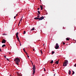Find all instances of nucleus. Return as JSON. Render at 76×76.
<instances>
[{"instance_id": "nucleus-3", "label": "nucleus", "mask_w": 76, "mask_h": 76, "mask_svg": "<svg viewBox=\"0 0 76 76\" xmlns=\"http://www.w3.org/2000/svg\"><path fill=\"white\" fill-rule=\"evenodd\" d=\"M68 61L67 60H66L65 61H64L63 63V66H66L67 65V64H68Z\"/></svg>"}, {"instance_id": "nucleus-2", "label": "nucleus", "mask_w": 76, "mask_h": 76, "mask_svg": "<svg viewBox=\"0 0 76 76\" xmlns=\"http://www.w3.org/2000/svg\"><path fill=\"white\" fill-rule=\"evenodd\" d=\"M32 65L33 66V75H34L35 73V69H36V68H35V66L34 65H33V63H32Z\"/></svg>"}, {"instance_id": "nucleus-26", "label": "nucleus", "mask_w": 76, "mask_h": 76, "mask_svg": "<svg viewBox=\"0 0 76 76\" xmlns=\"http://www.w3.org/2000/svg\"><path fill=\"white\" fill-rule=\"evenodd\" d=\"M62 42L63 43V45H64V44H65V43L63 42Z\"/></svg>"}, {"instance_id": "nucleus-15", "label": "nucleus", "mask_w": 76, "mask_h": 76, "mask_svg": "<svg viewBox=\"0 0 76 76\" xmlns=\"http://www.w3.org/2000/svg\"><path fill=\"white\" fill-rule=\"evenodd\" d=\"M55 53V52L53 51H52V55H53V54L54 53Z\"/></svg>"}, {"instance_id": "nucleus-17", "label": "nucleus", "mask_w": 76, "mask_h": 76, "mask_svg": "<svg viewBox=\"0 0 76 76\" xmlns=\"http://www.w3.org/2000/svg\"><path fill=\"white\" fill-rule=\"evenodd\" d=\"M6 45H2V48H4V47H5Z\"/></svg>"}, {"instance_id": "nucleus-52", "label": "nucleus", "mask_w": 76, "mask_h": 76, "mask_svg": "<svg viewBox=\"0 0 76 76\" xmlns=\"http://www.w3.org/2000/svg\"><path fill=\"white\" fill-rule=\"evenodd\" d=\"M37 14H38V13H37Z\"/></svg>"}, {"instance_id": "nucleus-25", "label": "nucleus", "mask_w": 76, "mask_h": 76, "mask_svg": "<svg viewBox=\"0 0 76 76\" xmlns=\"http://www.w3.org/2000/svg\"><path fill=\"white\" fill-rule=\"evenodd\" d=\"M23 51L25 52V48H24L23 49Z\"/></svg>"}, {"instance_id": "nucleus-8", "label": "nucleus", "mask_w": 76, "mask_h": 76, "mask_svg": "<svg viewBox=\"0 0 76 76\" xmlns=\"http://www.w3.org/2000/svg\"><path fill=\"white\" fill-rule=\"evenodd\" d=\"M18 32L16 33V37L18 38Z\"/></svg>"}, {"instance_id": "nucleus-29", "label": "nucleus", "mask_w": 76, "mask_h": 76, "mask_svg": "<svg viewBox=\"0 0 76 76\" xmlns=\"http://www.w3.org/2000/svg\"><path fill=\"white\" fill-rule=\"evenodd\" d=\"M7 61H9V59L7 58Z\"/></svg>"}, {"instance_id": "nucleus-7", "label": "nucleus", "mask_w": 76, "mask_h": 76, "mask_svg": "<svg viewBox=\"0 0 76 76\" xmlns=\"http://www.w3.org/2000/svg\"><path fill=\"white\" fill-rule=\"evenodd\" d=\"M59 61H56L55 62V63H56V64H59Z\"/></svg>"}, {"instance_id": "nucleus-4", "label": "nucleus", "mask_w": 76, "mask_h": 76, "mask_svg": "<svg viewBox=\"0 0 76 76\" xmlns=\"http://www.w3.org/2000/svg\"><path fill=\"white\" fill-rule=\"evenodd\" d=\"M59 48V46L58 45V43H56L55 46V48L56 49H58Z\"/></svg>"}, {"instance_id": "nucleus-42", "label": "nucleus", "mask_w": 76, "mask_h": 76, "mask_svg": "<svg viewBox=\"0 0 76 76\" xmlns=\"http://www.w3.org/2000/svg\"><path fill=\"white\" fill-rule=\"evenodd\" d=\"M18 76H21V75H18Z\"/></svg>"}, {"instance_id": "nucleus-20", "label": "nucleus", "mask_w": 76, "mask_h": 76, "mask_svg": "<svg viewBox=\"0 0 76 76\" xmlns=\"http://www.w3.org/2000/svg\"><path fill=\"white\" fill-rule=\"evenodd\" d=\"M24 33H23V34H25L26 33V31H23Z\"/></svg>"}, {"instance_id": "nucleus-41", "label": "nucleus", "mask_w": 76, "mask_h": 76, "mask_svg": "<svg viewBox=\"0 0 76 76\" xmlns=\"http://www.w3.org/2000/svg\"><path fill=\"white\" fill-rule=\"evenodd\" d=\"M53 71H54L55 70H54V69H53Z\"/></svg>"}, {"instance_id": "nucleus-32", "label": "nucleus", "mask_w": 76, "mask_h": 76, "mask_svg": "<svg viewBox=\"0 0 76 76\" xmlns=\"http://www.w3.org/2000/svg\"><path fill=\"white\" fill-rule=\"evenodd\" d=\"M20 46H21V44L20 43Z\"/></svg>"}, {"instance_id": "nucleus-22", "label": "nucleus", "mask_w": 76, "mask_h": 76, "mask_svg": "<svg viewBox=\"0 0 76 76\" xmlns=\"http://www.w3.org/2000/svg\"><path fill=\"white\" fill-rule=\"evenodd\" d=\"M37 12H38V14H39H39H40V11H37Z\"/></svg>"}, {"instance_id": "nucleus-6", "label": "nucleus", "mask_w": 76, "mask_h": 76, "mask_svg": "<svg viewBox=\"0 0 76 76\" xmlns=\"http://www.w3.org/2000/svg\"><path fill=\"white\" fill-rule=\"evenodd\" d=\"M3 39V40H2V43H6V40L4 39Z\"/></svg>"}, {"instance_id": "nucleus-28", "label": "nucleus", "mask_w": 76, "mask_h": 76, "mask_svg": "<svg viewBox=\"0 0 76 76\" xmlns=\"http://www.w3.org/2000/svg\"><path fill=\"white\" fill-rule=\"evenodd\" d=\"M20 22H21V21H19V23H18V24H20Z\"/></svg>"}, {"instance_id": "nucleus-39", "label": "nucleus", "mask_w": 76, "mask_h": 76, "mask_svg": "<svg viewBox=\"0 0 76 76\" xmlns=\"http://www.w3.org/2000/svg\"><path fill=\"white\" fill-rule=\"evenodd\" d=\"M15 18H16V16H15L14 17V19H15Z\"/></svg>"}, {"instance_id": "nucleus-51", "label": "nucleus", "mask_w": 76, "mask_h": 76, "mask_svg": "<svg viewBox=\"0 0 76 76\" xmlns=\"http://www.w3.org/2000/svg\"><path fill=\"white\" fill-rule=\"evenodd\" d=\"M10 76H11V75H10Z\"/></svg>"}, {"instance_id": "nucleus-50", "label": "nucleus", "mask_w": 76, "mask_h": 76, "mask_svg": "<svg viewBox=\"0 0 76 76\" xmlns=\"http://www.w3.org/2000/svg\"><path fill=\"white\" fill-rule=\"evenodd\" d=\"M14 29L13 28V30H14Z\"/></svg>"}, {"instance_id": "nucleus-45", "label": "nucleus", "mask_w": 76, "mask_h": 76, "mask_svg": "<svg viewBox=\"0 0 76 76\" xmlns=\"http://www.w3.org/2000/svg\"><path fill=\"white\" fill-rule=\"evenodd\" d=\"M19 24H18V26H19Z\"/></svg>"}, {"instance_id": "nucleus-27", "label": "nucleus", "mask_w": 76, "mask_h": 76, "mask_svg": "<svg viewBox=\"0 0 76 76\" xmlns=\"http://www.w3.org/2000/svg\"><path fill=\"white\" fill-rule=\"evenodd\" d=\"M22 18H21L20 19V21H22Z\"/></svg>"}, {"instance_id": "nucleus-14", "label": "nucleus", "mask_w": 76, "mask_h": 76, "mask_svg": "<svg viewBox=\"0 0 76 76\" xmlns=\"http://www.w3.org/2000/svg\"><path fill=\"white\" fill-rule=\"evenodd\" d=\"M7 34H2V35H4V36H7Z\"/></svg>"}, {"instance_id": "nucleus-31", "label": "nucleus", "mask_w": 76, "mask_h": 76, "mask_svg": "<svg viewBox=\"0 0 76 76\" xmlns=\"http://www.w3.org/2000/svg\"><path fill=\"white\" fill-rule=\"evenodd\" d=\"M6 56H5V55H4V57L5 58H6Z\"/></svg>"}, {"instance_id": "nucleus-5", "label": "nucleus", "mask_w": 76, "mask_h": 76, "mask_svg": "<svg viewBox=\"0 0 76 76\" xmlns=\"http://www.w3.org/2000/svg\"><path fill=\"white\" fill-rule=\"evenodd\" d=\"M44 17L43 16H42L39 18V20H43L44 19Z\"/></svg>"}, {"instance_id": "nucleus-36", "label": "nucleus", "mask_w": 76, "mask_h": 76, "mask_svg": "<svg viewBox=\"0 0 76 76\" xmlns=\"http://www.w3.org/2000/svg\"><path fill=\"white\" fill-rule=\"evenodd\" d=\"M26 55H28V53H26Z\"/></svg>"}, {"instance_id": "nucleus-37", "label": "nucleus", "mask_w": 76, "mask_h": 76, "mask_svg": "<svg viewBox=\"0 0 76 76\" xmlns=\"http://www.w3.org/2000/svg\"><path fill=\"white\" fill-rule=\"evenodd\" d=\"M25 53H26H26H27V52L26 51H25Z\"/></svg>"}, {"instance_id": "nucleus-16", "label": "nucleus", "mask_w": 76, "mask_h": 76, "mask_svg": "<svg viewBox=\"0 0 76 76\" xmlns=\"http://www.w3.org/2000/svg\"><path fill=\"white\" fill-rule=\"evenodd\" d=\"M17 74L18 75V76H20V74H19V72H17Z\"/></svg>"}, {"instance_id": "nucleus-24", "label": "nucleus", "mask_w": 76, "mask_h": 76, "mask_svg": "<svg viewBox=\"0 0 76 76\" xmlns=\"http://www.w3.org/2000/svg\"><path fill=\"white\" fill-rule=\"evenodd\" d=\"M40 52H41V53L42 54L43 53V52H42V50H40Z\"/></svg>"}, {"instance_id": "nucleus-47", "label": "nucleus", "mask_w": 76, "mask_h": 76, "mask_svg": "<svg viewBox=\"0 0 76 76\" xmlns=\"http://www.w3.org/2000/svg\"><path fill=\"white\" fill-rule=\"evenodd\" d=\"M40 1H41V0H40Z\"/></svg>"}, {"instance_id": "nucleus-18", "label": "nucleus", "mask_w": 76, "mask_h": 76, "mask_svg": "<svg viewBox=\"0 0 76 76\" xmlns=\"http://www.w3.org/2000/svg\"><path fill=\"white\" fill-rule=\"evenodd\" d=\"M69 38H66V40L67 41H68V40H69Z\"/></svg>"}, {"instance_id": "nucleus-23", "label": "nucleus", "mask_w": 76, "mask_h": 76, "mask_svg": "<svg viewBox=\"0 0 76 76\" xmlns=\"http://www.w3.org/2000/svg\"><path fill=\"white\" fill-rule=\"evenodd\" d=\"M72 72H73V73H72V75H74V74H75V72H74L73 71Z\"/></svg>"}, {"instance_id": "nucleus-10", "label": "nucleus", "mask_w": 76, "mask_h": 76, "mask_svg": "<svg viewBox=\"0 0 76 76\" xmlns=\"http://www.w3.org/2000/svg\"><path fill=\"white\" fill-rule=\"evenodd\" d=\"M17 38V40H18V42H19V43H20V41L19 40V39L18 37V38Z\"/></svg>"}, {"instance_id": "nucleus-21", "label": "nucleus", "mask_w": 76, "mask_h": 76, "mask_svg": "<svg viewBox=\"0 0 76 76\" xmlns=\"http://www.w3.org/2000/svg\"><path fill=\"white\" fill-rule=\"evenodd\" d=\"M53 61L52 60V61H51V62H50V63L53 64Z\"/></svg>"}, {"instance_id": "nucleus-13", "label": "nucleus", "mask_w": 76, "mask_h": 76, "mask_svg": "<svg viewBox=\"0 0 76 76\" xmlns=\"http://www.w3.org/2000/svg\"><path fill=\"white\" fill-rule=\"evenodd\" d=\"M40 8H41V10H42L43 9V8H42V7L41 5L40 6Z\"/></svg>"}, {"instance_id": "nucleus-12", "label": "nucleus", "mask_w": 76, "mask_h": 76, "mask_svg": "<svg viewBox=\"0 0 76 76\" xmlns=\"http://www.w3.org/2000/svg\"><path fill=\"white\" fill-rule=\"evenodd\" d=\"M69 75H71V71L70 70H69Z\"/></svg>"}, {"instance_id": "nucleus-48", "label": "nucleus", "mask_w": 76, "mask_h": 76, "mask_svg": "<svg viewBox=\"0 0 76 76\" xmlns=\"http://www.w3.org/2000/svg\"><path fill=\"white\" fill-rule=\"evenodd\" d=\"M22 18H23V17H22Z\"/></svg>"}, {"instance_id": "nucleus-9", "label": "nucleus", "mask_w": 76, "mask_h": 76, "mask_svg": "<svg viewBox=\"0 0 76 76\" xmlns=\"http://www.w3.org/2000/svg\"><path fill=\"white\" fill-rule=\"evenodd\" d=\"M34 19L35 20H39V18H38L37 17H35L34 18Z\"/></svg>"}, {"instance_id": "nucleus-38", "label": "nucleus", "mask_w": 76, "mask_h": 76, "mask_svg": "<svg viewBox=\"0 0 76 76\" xmlns=\"http://www.w3.org/2000/svg\"><path fill=\"white\" fill-rule=\"evenodd\" d=\"M39 8H38V10H39Z\"/></svg>"}, {"instance_id": "nucleus-34", "label": "nucleus", "mask_w": 76, "mask_h": 76, "mask_svg": "<svg viewBox=\"0 0 76 76\" xmlns=\"http://www.w3.org/2000/svg\"><path fill=\"white\" fill-rule=\"evenodd\" d=\"M27 56L28 57H29V56L28 55H27Z\"/></svg>"}, {"instance_id": "nucleus-35", "label": "nucleus", "mask_w": 76, "mask_h": 76, "mask_svg": "<svg viewBox=\"0 0 76 76\" xmlns=\"http://www.w3.org/2000/svg\"><path fill=\"white\" fill-rule=\"evenodd\" d=\"M44 71H46V70H45V68H44Z\"/></svg>"}, {"instance_id": "nucleus-11", "label": "nucleus", "mask_w": 76, "mask_h": 76, "mask_svg": "<svg viewBox=\"0 0 76 76\" xmlns=\"http://www.w3.org/2000/svg\"><path fill=\"white\" fill-rule=\"evenodd\" d=\"M34 30V27H33L32 28V29H31L30 30V31H33V30Z\"/></svg>"}, {"instance_id": "nucleus-33", "label": "nucleus", "mask_w": 76, "mask_h": 76, "mask_svg": "<svg viewBox=\"0 0 76 76\" xmlns=\"http://www.w3.org/2000/svg\"><path fill=\"white\" fill-rule=\"evenodd\" d=\"M0 51L1 52V48H0Z\"/></svg>"}, {"instance_id": "nucleus-49", "label": "nucleus", "mask_w": 76, "mask_h": 76, "mask_svg": "<svg viewBox=\"0 0 76 76\" xmlns=\"http://www.w3.org/2000/svg\"><path fill=\"white\" fill-rule=\"evenodd\" d=\"M31 62H32V61H31Z\"/></svg>"}, {"instance_id": "nucleus-44", "label": "nucleus", "mask_w": 76, "mask_h": 76, "mask_svg": "<svg viewBox=\"0 0 76 76\" xmlns=\"http://www.w3.org/2000/svg\"><path fill=\"white\" fill-rule=\"evenodd\" d=\"M18 14L16 15V16H18Z\"/></svg>"}, {"instance_id": "nucleus-30", "label": "nucleus", "mask_w": 76, "mask_h": 76, "mask_svg": "<svg viewBox=\"0 0 76 76\" xmlns=\"http://www.w3.org/2000/svg\"><path fill=\"white\" fill-rule=\"evenodd\" d=\"M74 66H75V67H76V64H75V65H74Z\"/></svg>"}, {"instance_id": "nucleus-1", "label": "nucleus", "mask_w": 76, "mask_h": 76, "mask_svg": "<svg viewBox=\"0 0 76 76\" xmlns=\"http://www.w3.org/2000/svg\"><path fill=\"white\" fill-rule=\"evenodd\" d=\"M14 61H15V63L17 64V65H19V64L18 63L19 62H20V59H19L18 58H17L15 59H14Z\"/></svg>"}, {"instance_id": "nucleus-19", "label": "nucleus", "mask_w": 76, "mask_h": 76, "mask_svg": "<svg viewBox=\"0 0 76 76\" xmlns=\"http://www.w3.org/2000/svg\"><path fill=\"white\" fill-rule=\"evenodd\" d=\"M37 18H39V14H38L37 16Z\"/></svg>"}, {"instance_id": "nucleus-46", "label": "nucleus", "mask_w": 76, "mask_h": 76, "mask_svg": "<svg viewBox=\"0 0 76 76\" xmlns=\"http://www.w3.org/2000/svg\"><path fill=\"white\" fill-rule=\"evenodd\" d=\"M43 45H44V44H43Z\"/></svg>"}, {"instance_id": "nucleus-40", "label": "nucleus", "mask_w": 76, "mask_h": 76, "mask_svg": "<svg viewBox=\"0 0 76 76\" xmlns=\"http://www.w3.org/2000/svg\"><path fill=\"white\" fill-rule=\"evenodd\" d=\"M55 75H56V74H54V76H55Z\"/></svg>"}, {"instance_id": "nucleus-43", "label": "nucleus", "mask_w": 76, "mask_h": 76, "mask_svg": "<svg viewBox=\"0 0 76 76\" xmlns=\"http://www.w3.org/2000/svg\"><path fill=\"white\" fill-rule=\"evenodd\" d=\"M34 49H33V51H34Z\"/></svg>"}]
</instances>
